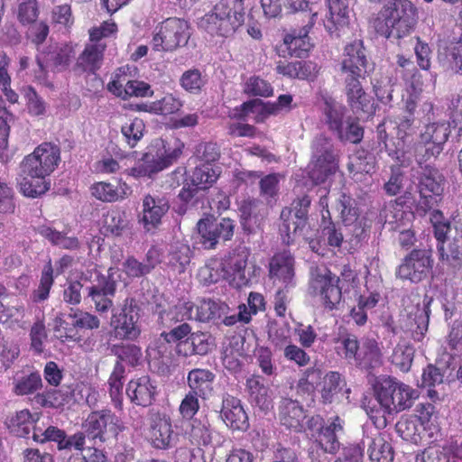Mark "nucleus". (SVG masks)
I'll return each mask as SVG.
<instances>
[{
  "instance_id": "f257e3e1",
  "label": "nucleus",
  "mask_w": 462,
  "mask_h": 462,
  "mask_svg": "<svg viewBox=\"0 0 462 462\" xmlns=\"http://www.w3.org/2000/svg\"><path fill=\"white\" fill-rule=\"evenodd\" d=\"M245 23V0H219L198 20L197 25L211 37L229 39L243 28Z\"/></svg>"
},
{
  "instance_id": "f03ea898",
  "label": "nucleus",
  "mask_w": 462,
  "mask_h": 462,
  "mask_svg": "<svg viewBox=\"0 0 462 462\" xmlns=\"http://www.w3.org/2000/svg\"><path fill=\"white\" fill-rule=\"evenodd\" d=\"M416 6L410 0H393L384 5L374 21L375 32L386 39H402L414 29Z\"/></svg>"
},
{
  "instance_id": "7ed1b4c3",
  "label": "nucleus",
  "mask_w": 462,
  "mask_h": 462,
  "mask_svg": "<svg viewBox=\"0 0 462 462\" xmlns=\"http://www.w3.org/2000/svg\"><path fill=\"white\" fill-rule=\"evenodd\" d=\"M111 352L117 358L108 377V393L115 409L122 411L124 409L123 388L125 379L126 365L135 367L143 358L142 348L135 344L120 343L113 345Z\"/></svg>"
},
{
  "instance_id": "20e7f679",
  "label": "nucleus",
  "mask_w": 462,
  "mask_h": 462,
  "mask_svg": "<svg viewBox=\"0 0 462 462\" xmlns=\"http://www.w3.org/2000/svg\"><path fill=\"white\" fill-rule=\"evenodd\" d=\"M374 391L376 401L388 414L411 407L416 393L411 386L392 376L376 381Z\"/></svg>"
},
{
  "instance_id": "39448f33",
  "label": "nucleus",
  "mask_w": 462,
  "mask_h": 462,
  "mask_svg": "<svg viewBox=\"0 0 462 462\" xmlns=\"http://www.w3.org/2000/svg\"><path fill=\"white\" fill-rule=\"evenodd\" d=\"M82 430L87 432L88 439L94 445H102L116 440L118 435L125 430L124 421L110 409L91 411L82 422Z\"/></svg>"
},
{
  "instance_id": "423d86ee",
  "label": "nucleus",
  "mask_w": 462,
  "mask_h": 462,
  "mask_svg": "<svg viewBox=\"0 0 462 462\" xmlns=\"http://www.w3.org/2000/svg\"><path fill=\"white\" fill-rule=\"evenodd\" d=\"M189 37V24L186 20L169 17L156 26L151 44L155 51H173L185 46Z\"/></svg>"
},
{
  "instance_id": "0eeeda50",
  "label": "nucleus",
  "mask_w": 462,
  "mask_h": 462,
  "mask_svg": "<svg viewBox=\"0 0 462 462\" xmlns=\"http://www.w3.org/2000/svg\"><path fill=\"white\" fill-rule=\"evenodd\" d=\"M445 177L435 167L426 165L422 168L418 177L419 199L416 210L420 215H425L438 206L442 199Z\"/></svg>"
},
{
  "instance_id": "6e6552de",
  "label": "nucleus",
  "mask_w": 462,
  "mask_h": 462,
  "mask_svg": "<svg viewBox=\"0 0 462 462\" xmlns=\"http://www.w3.org/2000/svg\"><path fill=\"white\" fill-rule=\"evenodd\" d=\"M340 278L327 267H316L311 272L310 289L314 296L319 298L326 310H337L342 300Z\"/></svg>"
},
{
  "instance_id": "1a4fd4ad",
  "label": "nucleus",
  "mask_w": 462,
  "mask_h": 462,
  "mask_svg": "<svg viewBox=\"0 0 462 462\" xmlns=\"http://www.w3.org/2000/svg\"><path fill=\"white\" fill-rule=\"evenodd\" d=\"M433 265L431 249L414 248L402 259L395 270V276L402 281L419 283L430 275Z\"/></svg>"
},
{
  "instance_id": "9d476101",
  "label": "nucleus",
  "mask_w": 462,
  "mask_h": 462,
  "mask_svg": "<svg viewBox=\"0 0 462 462\" xmlns=\"http://www.w3.org/2000/svg\"><path fill=\"white\" fill-rule=\"evenodd\" d=\"M337 209L340 211L342 223L346 228V236L349 243L358 246L368 236L370 225L368 219L360 214V209L353 198L342 193L338 199Z\"/></svg>"
},
{
  "instance_id": "9b49d317",
  "label": "nucleus",
  "mask_w": 462,
  "mask_h": 462,
  "mask_svg": "<svg viewBox=\"0 0 462 462\" xmlns=\"http://www.w3.org/2000/svg\"><path fill=\"white\" fill-rule=\"evenodd\" d=\"M141 308L133 297L124 300L118 311L111 317V327L116 338L120 340H135L141 335L138 324Z\"/></svg>"
},
{
  "instance_id": "f8f14e48",
  "label": "nucleus",
  "mask_w": 462,
  "mask_h": 462,
  "mask_svg": "<svg viewBox=\"0 0 462 462\" xmlns=\"http://www.w3.org/2000/svg\"><path fill=\"white\" fill-rule=\"evenodd\" d=\"M60 162V149L52 143H42L24 157L22 165L25 174L50 176Z\"/></svg>"
},
{
  "instance_id": "ddd939ff",
  "label": "nucleus",
  "mask_w": 462,
  "mask_h": 462,
  "mask_svg": "<svg viewBox=\"0 0 462 462\" xmlns=\"http://www.w3.org/2000/svg\"><path fill=\"white\" fill-rule=\"evenodd\" d=\"M250 254V249L245 245H238L230 251L220 263L223 278L231 279L238 288L249 285L250 278L245 274V270Z\"/></svg>"
},
{
  "instance_id": "4468645a",
  "label": "nucleus",
  "mask_w": 462,
  "mask_h": 462,
  "mask_svg": "<svg viewBox=\"0 0 462 462\" xmlns=\"http://www.w3.org/2000/svg\"><path fill=\"white\" fill-rule=\"evenodd\" d=\"M344 84V92L346 97V103L351 110L356 114H372L374 112V103L366 94L361 80L365 79V74L356 72L341 73Z\"/></svg>"
},
{
  "instance_id": "2eb2a0df",
  "label": "nucleus",
  "mask_w": 462,
  "mask_h": 462,
  "mask_svg": "<svg viewBox=\"0 0 462 462\" xmlns=\"http://www.w3.org/2000/svg\"><path fill=\"white\" fill-rule=\"evenodd\" d=\"M114 269L109 268L106 274H97L96 282L88 287V297L99 313H106L114 305L117 282L114 277Z\"/></svg>"
},
{
  "instance_id": "dca6fc26",
  "label": "nucleus",
  "mask_w": 462,
  "mask_h": 462,
  "mask_svg": "<svg viewBox=\"0 0 462 462\" xmlns=\"http://www.w3.org/2000/svg\"><path fill=\"white\" fill-rule=\"evenodd\" d=\"M125 393L134 404L148 407L155 401L157 385L149 375H142L132 378L128 382Z\"/></svg>"
},
{
  "instance_id": "f3484780",
  "label": "nucleus",
  "mask_w": 462,
  "mask_h": 462,
  "mask_svg": "<svg viewBox=\"0 0 462 462\" xmlns=\"http://www.w3.org/2000/svg\"><path fill=\"white\" fill-rule=\"evenodd\" d=\"M141 222L146 231L157 228L170 208L169 199L162 196L147 194L143 199Z\"/></svg>"
},
{
  "instance_id": "a211bd4d",
  "label": "nucleus",
  "mask_w": 462,
  "mask_h": 462,
  "mask_svg": "<svg viewBox=\"0 0 462 462\" xmlns=\"http://www.w3.org/2000/svg\"><path fill=\"white\" fill-rule=\"evenodd\" d=\"M295 260L289 250L278 252L269 262V278L283 285H295Z\"/></svg>"
},
{
  "instance_id": "6ab92c4d",
  "label": "nucleus",
  "mask_w": 462,
  "mask_h": 462,
  "mask_svg": "<svg viewBox=\"0 0 462 462\" xmlns=\"http://www.w3.org/2000/svg\"><path fill=\"white\" fill-rule=\"evenodd\" d=\"M173 430L170 418L160 412H152L150 416L149 440L157 449L171 448Z\"/></svg>"
},
{
  "instance_id": "aec40b11",
  "label": "nucleus",
  "mask_w": 462,
  "mask_h": 462,
  "mask_svg": "<svg viewBox=\"0 0 462 462\" xmlns=\"http://www.w3.org/2000/svg\"><path fill=\"white\" fill-rule=\"evenodd\" d=\"M449 135L448 125L446 123H431L425 126L420 134V143L426 145L424 157H437L443 150V144Z\"/></svg>"
},
{
  "instance_id": "412c9836",
  "label": "nucleus",
  "mask_w": 462,
  "mask_h": 462,
  "mask_svg": "<svg viewBox=\"0 0 462 462\" xmlns=\"http://www.w3.org/2000/svg\"><path fill=\"white\" fill-rule=\"evenodd\" d=\"M226 425L233 430L245 431L249 427L248 416L241 401L232 395H226L222 401L220 411Z\"/></svg>"
},
{
  "instance_id": "4be33fe9",
  "label": "nucleus",
  "mask_w": 462,
  "mask_h": 462,
  "mask_svg": "<svg viewBox=\"0 0 462 462\" xmlns=\"http://www.w3.org/2000/svg\"><path fill=\"white\" fill-rule=\"evenodd\" d=\"M316 16L317 14H313L307 24L303 25L299 30H291V32L285 34L283 37V43L291 56L303 58L306 57L311 50L313 45L310 42L309 33L313 27V19Z\"/></svg>"
},
{
  "instance_id": "5701e85b",
  "label": "nucleus",
  "mask_w": 462,
  "mask_h": 462,
  "mask_svg": "<svg viewBox=\"0 0 462 462\" xmlns=\"http://www.w3.org/2000/svg\"><path fill=\"white\" fill-rule=\"evenodd\" d=\"M367 59L362 40H355L344 48L340 64L341 73L365 74Z\"/></svg>"
},
{
  "instance_id": "b1692460",
  "label": "nucleus",
  "mask_w": 462,
  "mask_h": 462,
  "mask_svg": "<svg viewBox=\"0 0 462 462\" xmlns=\"http://www.w3.org/2000/svg\"><path fill=\"white\" fill-rule=\"evenodd\" d=\"M106 50V44L105 42H89L79 55L76 69L82 72L95 74L103 64Z\"/></svg>"
},
{
  "instance_id": "393cba45",
  "label": "nucleus",
  "mask_w": 462,
  "mask_h": 462,
  "mask_svg": "<svg viewBox=\"0 0 462 462\" xmlns=\"http://www.w3.org/2000/svg\"><path fill=\"white\" fill-rule=\"evenodd\" d=\"M131 222L125 211L110 209L103 214L100 233L106 237H120L130 232Z\"/></svg>"
},
{
  "instance_id": "a878e982",
  "label": "nucleus",
  "mask_w": 462,
  "mask_h": 462,
  "mask_svg": "<svg viewBox=\"0 0 462 462\" xmlns=\"http://www.w3.org/2000/svg\"><path fill=\"white\" fill-rule=\"evenodd\" d=\"M281 423L288 429L300 432L304 429L306 411L299 402L283 399L279 407Z\"/></svg>"
},
{
  "instance_id": "bb28decb",
  "label": "nucleus",
  "mask_w": 462,
  "mask_h": 462,
  "mask_svg": "<svg viewBox=\"0 0 462 462\" xmlns=\"http://www.w3.org/2000/svg\"><path fill=\"white\" fill-rule=\"evenodd\" d=\"M40 55L45 60L46 66L50 67L53 72H60L69 68L75 51L73 47L68 44L50 45Z\"/></svg>"
},
{
  "instance_id": "cd10ccee",
  "label": "nucleus",
  "mask_w": 462,
  "mask_h": 462,
  "mask_svg": "<svg viewBox=\"0 0 462 462\" xmlns=\"http://www.w3.org/2000/svg\"><path fill=\"white\" fill-rule=\"evenodd\" d=\"M91 195L102 202L113 203L128 198L131 188L125 182H119L117 186L106 181H97L90 186Z\"/></svg>"
},
{
  "instance_id": "c85d7f7f",
  "label": "nucleus",
  "mask_w": 462,
  "mask_h": 462,
  "mask_svg": "<svg viewBox=\"0 0 462 462\" xmlns=\"http://www.w3.org/2000/svg\"><path fill=\"white\" fill-rule=\"evenodd\" d=\"M166 168L167 164L163 162L158 152L153 149L152 144L149 151L143 153L138 163L127 170V174L136 179L142 177L152 178Z\"/></svg>"
},
{
  "instance_id": "c756f323",
  "label": "nucleus",
  "mask_w": 462,
  "mask_h": 462,
  "mask_svg": "<svg viewBox=\"0 0 462 462\" xmlns=\"http://www.w3.org/2000/svg\"><path fill=\"white\" fill-rule=\"evenodd\" d=\"M275 70L278 74L289 79H313L318 72L317 64L310 60H299L288 62L279 60L276 63Z\"/></svg>"
},
{
  "instance_id": "7c9ffc66",
  "label": "nucleus",
  "mask_w": 462,
  "mask_h": 462,
  "mask_svg": "<svg viewBox=\"0 0 462 462\" xmlns=\"http://www.w3.org/2000/svg\"><path fill=\"white\" fill-rule=\"evenodd\" d=\"M343 430L344 420L340 417L335 416L329 424L319 429L316 436L317 444L325 453L336 454L340 447L337 433Z\"/></svg>"
},
{
  "instance_id": "2f4dec72",
  "label": "nucleus",
  "mask_w": 462,
  "mask_h": 462,
  "mask_svg": "<svg viewBox=\"0 0 462 462\" xmlns=\"http://www.w3.org/2000/svg\"><path fill=\"white\" fill-rule=\"evenodd\" d=\"M439 260L453 269L462 267V226H455V235L446 244L437 245Z\"/></svg>"
},
{
  "instance_id": "473e14b6",
  "label": "nucleus",
  "mask_w": 462,
  "mask_h": 462,
  "mask_svg": "<svg viewBox=\"0 0 462 462\" xmlns=\"http://www.w3.org/2000/svg\"><path fill=\"white\" fill-rule=\"evenodd\" d=\"M210 335L206 332L197 331L190 334L184 341H180L176 345L177 354L185 357L193 355H207L212 346Z\"/></svg>"
},
{
  "instance_id": "72a5a7b5",
  "label": "nucleus",
  "mask_w": 462,
  "mask_h": 462,
  "mask_svg": "<svg viewBox=\"0 0 462 462\" xmlns=\"http://www.w3.org/2000/svg\"><path fill=\"white\" fill-rule=\"evenodd\" d=\"M216 375L213 372L204 368H194L188 373L187 383L189 392L207 399L213 392V383Z\"/></svg>"
},
{
  "instance_id": "f704fd0d",
  "label": "nucleus",
  "mask_w": 462,
  "mask_h": 462,
  "mask_svg": "<svg viewBox=\"0 0 462 462\" xmlns=\"http://www.w3.org/2000/svg\"><path fill=\"white\" fill-rule=\"evenodd\" d=\"M328 14L324 20V26L330 34H337L340 27L348 22V0H327Z\"/></svg>"
},
{
  "instance_id": "c9c22d12",
  "label": "nucleus",
  "mask_w": 462,
  "mask_h": 462,
  "mask_svg": "<svg viewBox=\"0 0 462 462\" xmlns=\"http://www.w3.org/2000/svg\"><path fill=\"white\" fill-rule=\"evenodd\" d=\"M338 169V160L331 149H326L316 160L312 169L310 171V178L316 183L320 184L336 173Z\"/></svg>"
},
{
  "instance_id": "e433bc0d",
  "label": "nucleus",
  "mask_w": 462,
  "mask_h": 462,
  "mask_svg": "<svg viewBox=\"0 0 462 462\" xmlns=\"http://www.w3.org/2000/svg\"><path fill=\"white\" fill-rule=\"evenodd\" d=\"M383 364V354L374 338H366L359 348L356 365L364 369H374Z\"/></svg>"
},
{
  "instance_id": "4c0bfd02",
  "label": "nucleus",
  "mask_w": 462,
  "mask_h": 462,
  "mask_svg": "<svg viewBox=\"0 0 462 462\" xmlns=\"http://www.w3.org/2000/svg\"><path fill=\"white\" fill-rule=\"evenodd\" d=\"M246 389L249 400L261 410H268L272 406V398L269 387L265 385L264 379L260 375H253L246 380Z\"/></svg>"
},
{
  "instance_id": "58836bf2",
  "label": "nucleus",
  "mask_w": 462,
  "mask_h": 462,
  "mask_svg": "<svg viewBox=\"0 0 462 462\" xmlns=\"http://www.w3.org/2000/svg\"><path fill=\"white\" fill-rule=\"evenodd\" d=\"M228 310V305L221 300L202 299L197 303L196 321H214L226 315Z\"/></svg>"
},
{
  "instance_id": "ea45409f",
  "label": "nucleus",
  "mask_w": 462,
  "mask_h": 462,
  "mask_svg": "<svg viewBox=\"0 0 462 462\" xmlns=\"http://www.w3.org/2000/svg\"><path fill=\"white\" fill-rule=\"evenodd\" d=\"M439 60L446 71L462 74V41L448 45L444 51L439 53Z\"/></svg>"
},
{
  "instance_id": "a19ab883",
  "label": "nucleus",
  "mask_w": 462,
  "mask_h": 462,
  "mask_svg": "<svg viewBox=\"0 0 462 462\" xmlns=\"http://www.w3.org/2000/svg\"><path fill=\"white\" fill-rule=\"evenodd\" d=\"M33 420L29 410L24 409L6 417L5 424L11 433L25 438L31 431Z\"/></svg>"
},
{
  "instance_id": "79ce46f5",
  "label": "nucleus",
  "mask_w": 462,
  "mask_h": 462,
  "mask_svg": "<svg viewBox=\"0 0 462 462\" xmlns=\"http://www.w3.org/2000/svg\"><path fill=\"white\" fill-rule=\"evenodd\" d=\"M367 452L371 462H393L394 457L391 443L381 434L370 439Z\"/></svg>"
},
{
  "instance_id": "37998d69",
  "label": "nucleus",
  "mask_w": 462,
  "mask_h": 462,
  "mask_svg": "<svg viewBox=\"0 0 462 462\" xmlns=\"http://www.w3.org/2000/svg\"><path fill=\"white\" fill-rule=\"evenodd\" d=\"M323 373L320 368L311 366L301 372L296 384V393L300 396L311 395L321 383Z\"/></svg>"
},
{
  "instance_id": "c03bdc74",
  "label": "nucleus",
  "mask_w": 462,
  "mask_h": 462,
  "mask_svg": "<svg viewBox=\"0 0 462 462\" xmlns=\"http://www.w3.org/2000/svg\"><path fill=\"white\" fill-rule=\"evenodd\" d=\"M54 283V268L50 259L43 266L37 289L31 294L32 302L38 303L46 300Z\"/></svg>"
},
{
  "instance_id": "a18cd8bd",
  "label": "nucleus",
  "mask_w": 462,
  "mask_h": 462,
  "mask_svg": "<svg viewBox=\"0 0 462 462\" xmlns=\"http://www.w3.org/2000/svg\"><path fill=\"white\" fill-rule=\"evenodd\" d=\"M42 375L38 371L14 379L13 382V393L18 396L29 395L42 388Z\"/></svg>"
},
{
  "instance_id": "49530a36",
  "label": "nucleus",
  "mask_w": 462,
  "mask_h": 462,
  "mask_svg": "<svg viewBox=\"0 0 462 462\" xmlns=\"http://www.w3.org/2000/svg\"><path fill=\"white\" fill-rule=\"evenodd\" d=\"M50 185L44 175L26 174L20 182V190L26 197L37 198L49 190Z\"/></svg>"
},
{
  "instance_id": "de8ad7c7",
  "label": "nucleus",
  "mask_w": 462,
  "mask_h": 462,
  "mask_svg": "<svg viewBox=\"0 0 462 462\" xmlns=\"http://www.w3.org/2000/svg\"><path fill=\"white\" fill-rule=\"evenodd\" d=\"M336 353L348 361L356 360L360 348L357 337L353 334L341 335L335 339Z\"/></svg>"
},
{
  "instance_id": "09e8293b",
  "label": "nucleus",
  "mask_w": 462,
  "mask_h": 462,
  "mask_svg": "<svg viewBox=\"0 0 462 462\" xmlns=\"http://www.w3.org/2000/svg\"><path fill=\"white\" fill-rule=\"evenodd\" d=\"M206 84L207 79L199 69H188L180 78V87L192 95H200Z\"/></svg>"
},
{
  "instance_id": "8fccbe9b",
  "label": "nucleus",
  "mask_w": 462,
  "mask_h": 462,
  "mask_svg": "<svg viewBox=\"0 0 462 462\" xmlns=\"http://www.w3.org/2000/svg\"><path fill=\"white\" fill-rule=\"evenodd\" d=\"M444 381V373L440 368L428 365L424 369L421 376V384L423 388H428V396L431 400L439 399L438 392L434 389Z\"/></svg>"
},
{
  "instance_id": "3c124183",
  "label": "nucleus",
  "mask_w": 462,
  "mask_h": 462,
  "mask_svg": "<svg viewBox=\"0 0 462 462\" xmlns=\"http://www.w3.org/2000/svg\"><path fill=\"white\" fill-rule=\"evenodd\" d=\"M145 131L144 122L138 117L130 119L121 126V133L129 148H134L143 137Z\"/></svg>"
},
{
  "instance_id": "603ef678",
  "label": "nucleus",
  "mask_w": 462,
  "mask_h": 462,
  "mask_svg": "<svg viewBox=\"0 0 462 462\" xmlns=\"http://www.w3.org/2000/svg\"><path fill=\"white\" fill-rule=\"evenodd\" d=\"M420 427L417 418L413 416L402 417L396 423V430L399 435L403 439L413 443H417L421 439Z\"/></svg>"
},
{
  "instance_id": "864d4df0",
  "label": "nucleus",
  "mask_w": 462,
  "mask_h": 462,
  "mask_svg": "<svg viewBox=\"0 0 462 462\" xmlns=\"http://www.w3.org/2000/svg\"><path fill=\"white\" fill-rule=\"evenodd\" d=\"M379 144H383L388 155L393 159L400 160L403 156V142L393 138L389 139L384 122L380 123L376 128Z\"/></svg>"
},
{
  "instance_id": "5fc2aeb1",
  "label": "nucleus",
  "mask_w": 462,
  "mask_h": 462,
  "mask_svg": "<svg viewBox=\"0 0 462 462\" xmlns=\"http://www.w3.org/2000/svg\"><path fill=\"white\" fill-rule=\"evenodd\" d=\"M219 171L211 165L197 166L192 174V182L202 189L211 187L218 179Z\"/></svg>"
},
{
  "instance_id": "6e6d98bb",
  "label": "nucleus",
  "mask_w": 462,
  "mask_h": 462,
  "mask_svg": "<svg viewBox=\"0 0 462 462\" xmlns=\"http://www.w3.org/2000/svg\"><path fill=\"white\" fill-rule=\"evenodd\" d=\"M433 227V235L437 240V245L446 244L448 234L450 232V221L445 217L442 211L433 209L430 217Z\"/></svg>"
},
{
  "instance_id": "4d7b16f0",
  "label": "nucleus",
  "mask_w": 462,
  "mask_h": 462,
  "mask_svg": "<svg viewBox=\"0 0 462 462\" xmlns=\"http://www.w3.org/2000/svg\"><path fill=\"white\" fill-rule=\"evenodd\" d=\"M66 437L65 430L56 427L49 426L45 430L40 428H33L32 439L39 443L55 442L59 450H61Z\"/></svg>"
},
{
  "instance_id": "13d9d810",
  "label": "nucleus",
  "mask_w": 462,
  "mask_h": 462,
  "mask_svg": "<svg viewBox=\"0 0 462 462\" xmlns=\"http://www.w3.org/2000/svg\"><path fill=\"white\" fill-rule=\"evenodd\" d=\"M199 243L204 249H214L218 243L217 228L211 224L210 218H202L198 224Z\"/></svg>"
},
{
  "instance_id": "bf43d9fd",
  "label": "nucleus",
  "mask_w": 462,
  "mask_h": 462,
  "mask_svg": "<svg viewBox=\"0 0 462 462\" xmlns=\"http://www.w3.org/2000/svg\"><path fill=\"white\" fill-rule=\"evenodd\" d=\"M40 14L37 0H18L17 19L23 25L32 24Z\"/></svg>"
},
{
  "instance_id": "052dcab7",
  "label": "nucleus",
  "mask_w": 462,
  "mask_h": 462,
  "mask_svg": "<svg viewBox=\"0 0 462 462\" xmlns=\"http://www.w3.org/2000/svg\"><path fill=\"white\" fill-rule=\"evenodd\" d=\"M183 146V143L179 141L175 142L174 145L171 146L162 139L155 141L153 143V149L158 152L163 162L167 164V168L181 155Z\"/></svg>"
},
{
  "instance_id": "680f3d73",
  "label": "nucleus",
  "mask_w": 462,
  "mask_h": 462,
  "mask_svg": "<svg viewBox=\"0 0 462 462\" xmlns=\"http://www.w3.org/2000/svg\"><path fill=\"white\" fill-rule=\"evenodd\" d=\"M53 330L56 333V337L61 342L80 341V337L78 335L76 328H74V323L70 326L69 323L65 320L64 314L61 312L58 313L54 319Z\"/></svg>"
},
{
  "instance_id": "e2e57ef3",
  "label": "nucleus",
  "mask_w": 462,
  "mask_h": 462,
  "mask_svg": "<svg viewBox=\"0 0 462 462\" xmlns=\"http://www.w3.org/2000/svg\"><path fill=\"white\" fill-rule=\"evenodd\" d=\"M220 148L214 142H201L196 145L194 156L203 164L211 165L220 158Z\"/></svg>"
},
{
  "instance_id": "0e129e2a",
  "label": "nucleus",
  "mask_w": 462,
  "mask_h": 462,
  "mask_svg": "<svg viewBox=\"0 0 462 462\" xmlns=\"http://www.w3.org/2000/svg\"><path fill=\"white\" fill-rule=\"evenodd\" d=\"M51 21L59 29H69L74 23L71 6L69 4L55 5L51 13Z\"/></svg>"
},
{
  "instance_id": "69168bd1",
  "label": "nucleus",
  "mask_w": 462,
  "mask_h": 462,
  "mask_svg": "<svg viewBox=\"0 0 462 462\" xmlns=\"http://www.w3.org/2000/svg\"><path fill=\"white\" fill-rule=\"evenodd\" d=\"M245 93L253 97H268L273 96V88L272 85L259 76L250 77L245 84Z\"/></svg>"
},
{
  "instance_id": "338daca9",
  "label": "nucleus",
  "mask_w": 462,
  "mask_h": 462,
  "mask_svg": "<svg viewBox=\"0 0 462 462\" xmlns=\"http://www.w3.org/2000/svg\"><path fill=\"white\" fill-rule=\"evenodd\" d=\"M322 379H324V382L321 389V398L324 403H330L332 402L333 397L341 390L340 374L331 371Z\"/></svg>"
},
{
  "instance_id": "774afa93",
  "label": "nucleus",
  "mask_w": 462,
  "mask_h": 462,
  "mask_svg": "<svg viewBox=\"0 0 462 462\" xmlns=\"http://www.w3.org/2000/svg\"><path fill=\"white\" fill-rule=\"evenodd\" d=\"M405 200L403 197H398L386 203L382 210V216L385 222L395 224L403 219Z\"/></svg>"
}]
</instances>
